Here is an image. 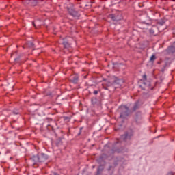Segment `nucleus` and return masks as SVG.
<instances>
[{
	"label": "nucleus",
	"mask_w": 175,
	"mask_h": 175,
	"mask_svg": "<svg viewBox=\"0 0 175 175\" xmlns=\"http://www.w3.org/2000/svg\"><path fill=\"white\" fill-rule=\"evenodd\" d=\"M122 84H124V79L116 77L113 83L109 81H104L102 85L104 90H109V88L111 86L113 87V90H116V88H120Z\"/></svg>",
	"instance_id": "1"
},
{
	"label": "nucleus",
	"mask_w": 175,
	"mask_h": 175,
	"mask_svg": "<svg viewBox=\"0 0 175 175\" xmlns=\"http://www.w3.org/2000/svg\"><path fill=\"white\" fill-rule=\"evenodd\" d=\"M31 161H33L34 165L41 162H45L49 159V156L44 153H38L36 156H33L31 157Z\"/></svg>",
	"instance_id": "2"
},
{
	"label": "nucleus",
	"mask_w": 175,
	"mask_h": 175,
	"mask_svg": "<svg viewBox=\"0 0 175 175\" xmlns=\"http://www.w3.org/2000/svg\"><path fill=\"white\" fill-rule=\"evenodd\" d=\"M107 158V155L106 154H103L98 159V162L100 163V166L97 169V174L96 175H100L102 172H103V169H105V159Z\"/></svg>",
	"instance_id": "3"
},
{
	"label": "nucleus",
	"mask_w": 175,
	"mask_h": 175,
	"mask_svg": "<svg viewBox=\"0 0 175 175\" xmlns=\"http://www.w3.org/2000/svg\"><path fill=\"white\" fill-rule=\"evenodd\" d=\"M119 113H120V118H125L131 114V110L126 107V105H122L118 109Z\"/></svg>",
	"instance_id": "4"
},
{
	"label": "nucleus",
	"mask_w": 175,
	"mask_h": 175,
	"mask_svg": "<svg viewBox=\"0 0 175 175\" xmlns=\"http://www.w3.org/2000/svg\"><path fill=\"white\" fill-rule=\"evenodd\" d=\"M67 10L70 16L75 17V18H79L80 17V14L76 10H75L74 5L70 4L67 6Z\"/></svg>",
	"instance_id": "5"
},
{
	"label": "nucleus",
	"mask_w": 175,
	"mask_h": 175,
	"mask_svg": "<svg viewBox=\"0 0 175 175\" xmlns=\"http://www.w3.org/2000/svg\"><path fill=\"white\" fill-rule=\"evenodd\" d=\"M133 136V131L131 130L126 132L124 135L121 136V139L124 140V142H128V140H131V138Z\"/></svg>",
	"instance_id": "6"
},
{
	"label": "nucleus",
	"mask_w": 175,
	"mask_h": 175,
	"mask_svg": "<svg viewBox=\"0 0 175 175\" xmlns=\"http://www.w3.org/2000/svg\"><path fill=\"white\" fill-rule=\"evenodd\" d=\"M109 18H111L113 21H120L121 18H122V16H121V13L117 14H111L109 15Z\"/></svg>",
	"instance_id": "7"
},
{
	"label": "nucleus",
	"mask_w": 175,
	"mask_h": 175,
	"mask_svg": "<svg viewBox=\"0 0 175 175\" xmlns=\"http://www.w3.org/2000/svg\"><path fill=\"white\" fill-rule=\"evenodd\" d=\"M142 112H137L135 116V121L137 124H140L142 122Z\"/></svg>",
	"instance_id": "8"
},
{
	"label": "nucleus",
	"mask_w": 175,
	"mask_h": 175,
	"mask_svg": "<svg viewBox=\"0 0 175 175\" xmlns=\"http://www.w3.org/2000/svg\"><path fill=\"white\" fill-rule=\"evenodd\" d=\"M70 82L73 84H77L79 83V75H74L70 77Z\"/></svg>",
	"instance_id": "9"
},
{
	"label": "nucleus",
	"mask_w": 175,
	"mask_h": 175,
	"mask_svg": "<svg viewBox=\"0 0 175 175\" xmlns=\"http://www.w3.org/2000/svg\"><path fill=\"white\" fill-rule=\"evenodd\" d=\"M140 107V103L139 101H137L134 103V105L132 108V111H136Z\"/></svg>",
	"instance_id": "10"
},
{
	"label": "nucleus",
	"mask_w": 175,
	"mask_h": 175,
	"mask_svg": "<svg viewBox=\"0 0 175 175\" xmlns=\"http://www.w3.org/2000/svg\"><path fill=\"white\" fill-rule=\"evenodd\" d=\"M33 25L36 28V25L37 27H40V25H42V21H40V19H37L34 22H33Z\"/></svg>",
	"instance_id": "11"
},
{
	"label": "nucleus",
	"mask_w": 175,
	"mask_h": 175,
	"mask_svg": "<svg viewBox=\"0 0 175 175\" xmlns=\"http://www.w3.org/2000/svg\"><path fill=\"white\" fill-rule=\"evenodd\" d=\"M165 23H166V21H165L164 19H161L160 21H159L157 22V27H158V28H159V27H162L163 25H165Z\"/></svg>",
	"instance_id": "12"
},
{
	"label": "nucleus",
	"mask_w": 175,
	"mask_h": 175,
	"mask_svg": "<svg viewBox=\"0 0 175 175\" xmlns=\"http://www.w3.org/2000/svg\"><path fill=\"white\" fill-rule=\"evenodd\" d=\"M142 23L144 24H146L148 25H149V24H151V21L150 20V17L146 16V21H143Z\"/></svg>",
	"instance_id": "13"
},
{
	"label": "nucleus",
	"mask_w": 175,
	"mask_h": 175,
	"mask_svg": "<svg viewBox=\"0 0 175 175\" xmlns=\"http://www.w3.org/2000/svg\"><path fill=\"white\" fill-rule=\"evenodd\" d=\"M63 45L64 46L65 49H69L70 47V44H69V42L66 41L63 42Z\"/></svg>",
	"instance_id": "14"
},
{
	"label": "nucleus",
	"mask_w": 175,
	"mask_h": 175,
	"mask_svg": "<svg viewBox=\"0 0 175 175\" xmlns=\"http://www.w3.org/2000/svg\"><path fill=\"white\" fill-rule=\"evenodd\" d=\"M143 84L144 85H146V87H147L148 88V87H150V85H151V83L150 81H145Z\"/></svg>",
	"instance_id": "15"
},
{
	"label": "nucleus",
	"mask_w": 175,
	"mask_h": 175,
	"mask_svg": "<svg viewBox=\"0 0 175 175\" xmlns=\"http://www.w3.org/2000/svg\"><path fill=\"white\" fill-rule=\"evenodd\" d=\"M27 45L28 47H33L35 46V44H33V42L30 41L27 42Z\"/></svg>",
	"instance_id": "16"
},
{
	"label": "nucleus",
	"mask_w": 175,
	"mask_h": 175,
	"mask_svg": "<svg viewBox=\"0 0 175 175\" xmlns=\"http://www.w3.org/2000/svg\"><path fill=\"white\" fill-rule=\"evenodd\" d=\"M149 32L150 33V35H155V30L154 29V28H152L149 30Z\"/></svg>",
	"instance_id": "17"
},
{
	"label": "nucleus",
	"mask_w": 175,
	"mask_h": 175,
	"mask_svg": "<svg viewBox=\"0 0 175 175\" xmlns=\"http://www.w3.org/2000/svg\"><path fill=\"white\" fill-rule=\"evenodd\" d=\"M156 59H157V57H155V55H153L151 56L150 61H151V62L155 61Z\"/></svg>",
	"instance_id": "18"
},
{
	"label": "nucleus",
	"mask_w": 175,
	"mask_h": 175,
	"mask_svg": "<svg viewBox=\"0 0 175 175\" xmlns=\"http://www.w3.org/2000/svg\"><path fill=\"white\" fill-rule=\"evenodd\" d=\"M51 121H53V119H51V118H47L45 119V122H50Z\"/></svg>",
	"instance_id": "19"
},
{
	"label": "nucleus",
	"mask_w": 175,
	"mask_h": 175,
	"mask_svg": "<svg viewBox=\"0 0 175 175\" xmlns=\"http://www.w3.org/2000/svg\"><path fill=\"white\" fill-rule=\"evenodd\" d=\"M13 113H14V114L17 115V114H19L20 112H18V110L14 109V111H13Z\"/></svg>",
	"instance_id": "20"
},
{
	"label": "nucleus",
	"mask_w": 175,
	"mask_h": 175,
	"mask_svg": "<svg viewBox=\"0 0 175 175\" xmlns=\"http://www.w3.org/2000/svg\"><path fill=\"white\" fill-rule=\"evenodd\" d=\"M167 175H174V172L171 171V172L167 173Z\"/></svg>",
	"instance_id": "21"
},
{
	"label": "nucleus",
	"mask_w": 175,
	"mask_h": 175,
	"mask_svg": "<svg viewBox=\"0 0 175 175\" xmlns=\"http://www.w3.org/2000/svg\"><path fill=\"white\" fill-rule=\"evenodd\" d=\"M144 80H147V75H143Z\"/></svg>",
	"instance_id": "22"
},
{
	"label": "nucleus",
	"mask_w": 175,
	"mask_h": 175,
	"mask_svg": "<svg viewBox=\"0 0 175 175\" xmlns=\"http://www.w3.org/2000/svg\"><path fill=\"white\" fill-rule=\"evenodd\" d=\"M51 175H59L57 172H51Z\"/></svg>",
	"instance_id": "23"
},
{
	"label": "nucleus",
	"mask_w": 175,
	"mask_h": 175,
	"mask_svg": "<svg viewBox=\"0 0 175 175\" xmlns=\"http://www.w3.org/2000/svg\"><path fill=\"white\" fill-rule=\"evenodd\" d=\"M98 90H94V95H98Z\"/></svg>",
	"instance_id": "24"
},
{
	"label": "nucleus",
	"mask_w": 175,
	"mask_h": 175,
	"mask_svg": "<svg viewBox=\"0 0 175 175\" xmlns=\"http://www.w3.org/2000/svg\"><path fill=\"white\" fill-rule=\"evenodd\" d=\"M64 120H69V117L68 116L64 117Z\"/></svg>",
	"instance_id": "25"
},
{
	"label": "nucleus",
	"mask_w": 175,
	"mask_h": 175,
	"mask_svg": "<svg viewBox=\"0 0 175 175\" xmlns=\"http://www.w3.org/2000/svg\"><path fill=\"white\" fill-rule=\"evenodd\" d=\"M111 167H112V166H109L108 170H109V171L111 170Z\"/></svg>",
	"instance_id": "26"
},
{
	"label": "nucleus",
	"mask_w": 175,
	"mask_h": 175,
	"mask_svg": "<svg viewBox=\"0 0 175 175\" xmlns=\"http://www.w3.org/2000/svg\"><path fill=\"white\" fill-rule=\"evenodd\" d=\"M92 169H95V165H93V166H92Z\"/></svg>",
	"instance_id": "27"
},
{
	"label": "nucleus",
	"mask_w": 175,
	"mask_h": 175,
	"mask_svg": "<svg viewBox=\"0 0 175 175\" xmlns=\"http://www.w3.org/2000/svg\"><path fill=\"white\" fill-rule=\"evenodd\" d=\"M121 162H124V159H122V160H121Z\"/></svg>",
	"instance_id": "28"
}]
</instances>
